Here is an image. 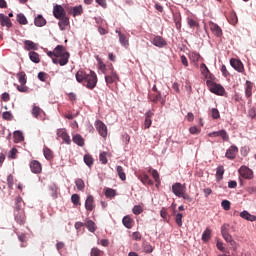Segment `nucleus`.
Wrapping results in <instances>:
<instances>
[{
	"instance_id": "nucleus-1",
	"label": "nucleus",
	"mask_w": 256,
	"mask_h": 256,
	"mask_svg": "<svg viewBox=\"0 0 256 256\" xmlns=\"http://www.w3.org/2000/svg\"><path fill=\"white\" fill-rule=\"evenodd\" d=\"M75 78L77 82L84 85V87L89 88V90H94L98 83V76L92 70H90L89 73L84 72L83 70H78L75 74Z\"/></svg>"
},
{
	"instance_id": "nucleus-2",
	"label": "nucleus",
	"mask_w": 256,
	"mask_h": 256,
	"mask_svg": "<svg viewBox=\"0 0 256 256\" xmlns=\"http://www.w3.org/2000/svg\"><path fill=\"white\" fill-rule=\"evenodd\" d=\"M54 56L53 63L54 65L65 66L69 63L70 52H68L63 45H57L54 48Z\"/></svg>"
},
{
	"instance_id": "nucleus-3",
	"label": "nucleus",
	"mask_w": 256,
	"mask_h": 256,
	"mask_svg": "<svg viewBox=\"0 0 256 256\" xmlns=\"http://www.w3.org/2000/svg\"><path fill=\"white\" fill-rule=\"evenodd\" d=\"M16 206L14 208V218L17 224L24 225L26 224V213L24 208H22V197H16Z\"/></svg>"
},
{
	"instance_id": "nucleus-4",
	"label": "nucleus",
	"mask_w": 256,
	"mask_h": 256,
	"mask_svg": "<svg viewBox=\"0 0 256 256\" xmlns=\"http://www.w3.org/2000/svg\"><path fill=\"white\" fill-rule=\"evenodd\" d=\"M206 84L211 93L218 94L219 96H223L225 93V88H223L222 85L212 81L211 79H208Z\"/></svg>"
},
{
	"instance_id": "nucleus-5",
	"label": "nucleus",
	"mask_w": 256,
	"mask_h": 256,
	"mask_svg": "<svg viewBox=\"0 0 256 256\" xmlns=\"http://www.w3.org/2000/svg\"><path fill=\"white\" fill-rule=\"evenodd\" d=\"M95 127H96V130L98 131V133L100 134V136H102L104 138H106L108 136V127L106 124H104L103 121L98 119L95 122Z\"/></svg>"
},
{
	"instance_id": "nucleus-6",
	"label": "nucleus",
	"mask_w": 256,
	"mask_h": 256,
	"mask_svg": "<svg viewBox=\"0 0 256 256\" xmlns=\"http://www.w3.org/2000/svg\"><path fill=\"white\" fill-rule=\"evenodd\" d=\"M239 174L244 179H248V180H251L254 177V172L251 170V168L247 167L246 165H242L239 168Z\"/></svg>"
},
{
	"instance_id": "nucleus-7",
	"label": "nucleus",
	"mask_w": 256,
	"mask_h": 256,
	"mask_svg": "<svg viewBox=\"0 0 256 256\" xmlns=\"http://www.w3.org/2000/svg\"><path fill=\"white\" fill-rule=\"evenodd\" d=\"M239 152L238 146L232 145L226 150V158L228 160H235Z\"/></svg>"
},
{
	"instance_id": "nucleus-8",
	"label": "nucleus",
	"mask_w": 256,
	"mask_h": 256,
	"mask_svg": "<svg viewBox=\"0 0 256 256\" xmlns=\"http://www.w3.org/2000/svg\"><path fill=\"white\" fill-rule=\"evenodd\" d=\"M105 81L107 85L120 81L119 75L117 74L116 70H112L109 74H107L105 76Z\"/></svg>"
},
{
	"instance_id": "nucleus-9",
	"label": "nucleus",
	"mask_w": 256,
	"mask_h": 256,
	"mask_svg": "<svg viewBox=\"0 0 256 256\" xmlns=\"http://www.w3.org/2000/svg\"><path fill=\"white\" fill-rule=\"evenodd\" d=\"M183 191L184 185H182V183L176 182L174 183V185H172V192L174 193V195H176V197L182 198Z\"/></svg>"
},
{
	"instance_id": "nucleus-10",
	"label": "nucleus",
	"mask_w": 256,
	"mask_h": 256,
	"mask_svg": "<svg viewBox=\"0 0 256 256\" xmlns=\"http://www.w3.org/2000/svg\"><path fill=\"white\" fill-rule=\"evenodd\" d=\"M65 14V9L63 8L62 5H55L53 7V16L58 19L59 21H61L62 17Z\"/></svg>"
},
{
	"instance_id": "nucleus-11",
	"label": "nucleus",
	"mask_w": 256,
	"mask_h": 256,
	"mask_svg": "<svg viewBox=\"0 0 256 256\" xmlns=\"http://www.w3.org/2000/svg\"><path fill=\"white\" fill-rule=\"evenodd\" d=\"M230 65L238 72H244V64L237 58H231Z\"/></svg>"
},
{
	"instance_id": "nucleus-12",
	"label": "nucleus",
	"mask_w": 256,
	"mask_h": 256,
	"mask_svg": "<svg viewBox=\"0 0 256 256\" xmlns=\"http://www.w3.org/2000/svg\"><path fill=\"white\" fill-rule=\"evenodd\" d=\"M189 59L195 68H199V60L201 59V54H199V52H190Z\"/></svg>"
},
{
	"instance_id": "nucleus-13",
	"label": "nucleus",
	"mask_w": 256,
	"mask_h": 256,
	"mask_svg": "<svg viewBox=\"0 0 256 256\" xmlns=\"http://www.w3.org/2000/svg\"><path fill=\"white\" fill-rule=\"evenodd\" d=\"M85 208L88 212H92L96 208L93 195H88L85 202Z\"/></svg>"
},
{
	"instance_id": "nucleus-14",
	"label": "nucleus",
	"mask_w": 256,
	"mask_h": 256,
	"mask_svg": "<svg viewBox=\"0 0 256 256\" xmlns=\"http://www.w3.org/2000/svg\"><path fill=\"white\" fill-rule=\"evenodd\" d=\"M30 168L31 172L35 173L36 175L42 172V165L37 160H33L30 162Z\"/></svg>"
},
{
	"instance_id": "nucleus-15",
	"label": "nucleus",
	"mask_w": 256,
	"mask_h": 256,
	"mask_svg": "<svg viewBox=\"0 0 256 256\" xmlns=\"http://www.w3.org/2000/svg\"><path fill=\"white\" fill-rule=\"evenodd\" d=\"M57 136L61 137L65 143L70 145L71 139L65 128H59V130H57Z\"/></svg>"
},
{
	"instance_id": "nucleus-16",
	"label": "nucleus",
	"mask_w": 256,
	"mask_h": 256,
	"mask_svg": "<svg viewBox=\"0 0 256 256\" xmlns=\"http://www.w3.org/2000/svg\"><path fill=\"white\" fill-rule=\"evenodd\" d=\"M58 25H59V28L61 30H66L67 26L70 25V20H69V17H67V12L66 11H65V14L62 15Z\"/></svg>"
},
{
	"instance_id": "nucleus-17",
	"label": "nucleus",
	"mask_w": 256,
	"mask_h": 256,
	"mask_svg": "<svg viewBox=\"0 0 256 256\" xmlns=\"http://www.w3.org/2000/svg\"><path fill=\"white\" fill-rule=\"evenodd\" d=\"M116 33H118V38H119V42L120 44L125 47L128 48L129 47V39L127 38V36L121 32V30H116Z\"/></svg>"
},
{
	"instance_id": "nucleus-18",
	"label": "nucleus",
	"mask_w": 256,
	"mask_h": 256,
	"mask_svg": "<svg viewBox=\"0 0 256 256\" xmlns=\"http://www.w3.org/2000/svg\"><path fill=\"white\" fill-rule=\"evenodd\" d=\"M154 113L151 110H148V112L145 113V121H144V129H150L152 125V117Z\"/></svg>"
},
{
	"instance_id": "nucleus-19",
	"label": "nucleus",
	"mask_w": 256,
	"mask_h": 256,
	"mask_svg": "<svg viewBox=\"0 0 256 256\" xmlns=\"http://www.w3.org/2000/svg\"><path fill=\"white\" fill-rule=\"evenodd\" d=\"M240 217L245 219L246 221H250V222L256 221V216L254 214H250L249 211H246V210L240 213Z\"/></svg>"
},
{
	"instance_id": "nucleus-20",
	"label": "nucleus",
	"mask_w": 256,
	"mask_h": 256,
	"mask_svg": "<svg viewBox=\"0 0 256 256\" xmlns=\"http://www.w3.org/2000/svg\"><path fill=\"white\" fill-rule=\"evenodd\" d=\"M152 44H154L156 47H165V45L167 44L165 39L162 38V36H156L153 41Z\"/></svg>"
},
{
	"instance_id": "nucleus-21",
	"label": "nucleus",
	"mask_w": 256,
	"mask_h": 256,
	"mask_svg": "<svg viewBox=\"0 0 256 256\" xmlns=\"http://www.w3.org/2000/svg\"><path fill=\"white\" fill-rule=\"evenodd\" d=\"M221 234L224 237V240H226V242H228L229 237L231 234H229V224L228 223H224V225L221 226Z\"/></svg>"
},
{
	"instance_id": "nucleus-22",
	"label": "nucleus",
	"mask_w": 256,
	"mask_h": 256,
	"mask_svg": "<svg viewBox=\"0 0 256 256\" xmlns=\"http://www.w3.org/2000/svg\"><path fill=\"white\" fill-rule=\"evenodd\" d=\"M137 177L144 185H153V180L149 179L148 174H139Z\"/></svg>"
},
{
	"instance_id": "nucleus-23",
	"label": "nucleus",
	"mask_w": 256,
	"mask_h": 256,
	"mask_svg": "<svg viewBox=\"0 0 256 256\" xmlns=\"http://www.w3.org/2000/svg\"><path fill=\"white\" fill-rule=\"evenodd\" d=\"M34 25L37 26V27H43V26L47 25V20H45L43 15H38L34 19Z\"/></svg>"
},
{
	"instance_id": "nucleus-24",
	"label": "nucleus",
	"mask_w": 256,
	"mask_h": 256,
	"mask_svg": "<svg viewBox=\"0 0 256 256\" xmlns=\"http://www.w3.org/2000/svg\"><path fill=\"white\" fill-rule=\"evenodd\" d=\"M122 224L124 227L131 229L133 228L134 220L130 216H124L122 219Z\"/></svg>"
},
{
	"instance_id": "nucleus-25",
	"label": "nucleus",
	"mask_w": 256,
	"mask_h": 256,
	"mask_svg": "<svg viewBox=\"0 0 256 256\" xmlns=\"http://www.w3.org/2000/svg\"><path fill=\"white\" fill-rule=\"evenodd\" d=\"M43 154H44L46 160H48V161H51L54 158L53 150L49 149L47 146L43 147Z\"/></svg>"
},
{
	"instance_id": "nucleus-26",
	"label": "nucleus",
	"mask_w": 256,
	"mask_h": 256,
	"mask_svg": "<svg viewBox=\"0 0 256 256\" xmlns=\"http://www.w3.org/2000/svg\"><path fill=\"white\" fill-rule=\"evenodd\" d=\"M0 23H1V26H3V27L6 26L7 28H9L12 26L10 18L4 14H1Z\"/></svg>"
},
{
	"instance_id": "nucleus-27",
	"label": "nucleus",
	"mask_w": 256,
	"mask_h": 256,
	"mask_svg": "<svg viewBox=\"0 0 256 256\" xmlns=\"http://www.w3.org/2000/svg\"><path fill=\"white\" fill-rule=\"evenodd\" d=\"M224 173H225V168L223 167V165H219L217 167V171H216V181L217 182L222 181Z\"/></svg>"
},
{
	"instance_id": "nucleus-28",
	"label": "nucleus",
	"mask_w": 256,
	"mask_h": 256,
	"mask_svg": "<svg viewBox=\"0 0 256 256\" xmlns=\"http://www.w3.org/2000/svg\"><path fill=\"white\" fill-rule=\"evenodd\" d=\"M210 29L216 36L223 35L222 29L221 27L218 26V24H215V23L210 24Z\"/></svg>"
},
{
	"instance_id": "nucleus-29",
	"label": "nucleus",
	"mask_w": 256,
	"mask_h": 256,
	"mask_svg": "<svg viewBox=\"0 0 256 256\" xmlns=\"http://www.w3.org/2000/svg\"><path fill=\"white\" fill-rule=\"evenodd\" d=\"M116 172H117L118 176L120 177L121 181H126L127 176H126L124 168L121 167V165H117Z\"/></svg>"
},
{
	"instance_id": "nucleus-30",
	"label": "nucleus",
	"mask_w": 256,
	"mask_h": 256,
	"mask_svg": "<svg viewBox=\"0 0 256 256\" xmlns=\"http://www.w3.org/2000/svg\"><path fill=\"white\" fill-rule=\"evenodd\" d=\"M25 50L31 51V50H38V45L35 44L33 41H24Z\"/></svg>"
},
{
	"instance_id": "nucleus-31",
	"label": "nucleus",
	"mask_w": 256,
	"mask_h": 256,
	"mask_svg": "<svg viewBox=\"0 0 256 256\" xmlns=\"http://www.w3.org/2000/svg\"><path fill=\"white\" fill-rule=\"evenodd\" d=\"M72 14H73V17L81 16L83 14V6L82 5L74 6L72 8Z\"/></svg>"
},
{
	"instance_id": "nucleus-32",
	"label": "nucleus",
	"mask_w": 256,
	"mask_h": 256,
	"mask_svg": "<svg viewBox=\"0 0 256 256\" xmlns=\"http://www.w3.org/2000/svg\"><path fill=\"white\" fill-rule=\"evenodd\" d=\"M73 142L76 143V145L78 146L85 145V140L83 139L82 136H80V134H76L75 136H73Z\"/></svg>"
},
{
	"instance_id": "nucleus-33",
	"label": "nucleus",
	"mask_w": 256,
	"mask_h": 256,
	"mask_svg": "<svg viewBox=\"0 0 256 256\" xmlns=\"http://www.w3.org/2000/svg\"><path fill=\"white\" fill-rule=\"evenodd\" d=\"M29 57L30 60L34 63H40V55L38 54V52L35 51H30L29 52Z\"/></svg>"
},
{
	"instance_id": "nucleus-34",
	"label": "nucleus",
	"mask_w": 256,
	"mask_h": 256,
	"mask_svg": "<svg viewBox=\"0 0 256 256\" xmlns=\"http://www.w3.org/2000/svg\"><path fill=\"white\" fill-rule=\"evenodd\" d=\"M86 227L90 231V233H95L96 231V223L93 220H87L85 223Z\"/></svg>"
},
{
	"instance_id": "nucleus-35",
	"label": "nucleus",
	"mask_w": 256,
	"mask_h": 256,
	"mask_svg": "<svg viewBox=\"0 0 256 256\" xmlns=\"http://www.w3.org/2000/svg\"><path fill=\"white\" fill-rule=\"evenodd\" d=\"M228 21L230 23V25H237L238 23V17L237 14H235V12H231L229 17H228Z\"/></svg>"
},
{
	"instance_id": "nucleus-36",
	"label": "nucleus",
	"mask_w": 256,
	"mask_h": 256,
	"mask_svg": "<svg viewBox=\"0 0 256 256\" xmlns=\"http://www.w3.org/2000/svg\"><path fill=\"white\" fill-rule=\"evenodd\" d=\"M174 219H175V222L176 224L178 225V227H182L183 225V215L182 213H175L174 215Z\"/></svg>"
},
{
	"instance_id": "nucleus-37",
	"label": "nucleus",
	"mask_w": 256,
	"mask_h": 256,
	"mask_svg": "<svg viewBox=\"0 0 256 256\" xmlns=\"http://www.w3.org/2000/svg\"><path fill=\"white\" fill-rule=\"evenodd\" d=\"M84 163H86V166L91 167L94 164V158L93 156L86 154L84 155Z\"/></svg>"
},
{
	"instance_id": "nucleus-38",
	"label": "nucleus",
	"mask_w": 256,
	"mask_h": 256,
	"mask_svg": "<svg viewBox=\"0 0 256 256\" xmlns=\"http://www.w3.org/2000/svg\"><path fill=\"white\" fill-rule=\"evenodd\" d=\"M252 88H253L252 82L246 81V90H245L246 97L252 96Z\"/></svg>"
},
{
	"instance_id": "nucleus-39",
	"label": "nucleus",
	"mask_w": 256,
	"mask_h": 256,
	"mask_svg": "<svg viewBox=\"0 0 256 256\" xmlns=\"http://www.w3.org/2000/svg\"><path fill=\"white\" fill-rule=\"evenodd\" d=\"M211 229L207 228L205 229V231L203 232V235H202V240L207 242L211 239Z\"/></svg>"
},
{
	"instance_id": "nucleus-40",
	"label": "nucleus",
	"mask_w": 256,
	"mask_h": 256,
	"mask_svg": "<svg viewBox=\"0 0 256 256\" xmlns=\"http://www.w3.org/2000/svg\"><path fill=\"white\" fill-rule=\"evenodd\" d=\"M75 185L79 191H83V189H85V182L83 179H76Z\"/></svg>"
},
{
	"instance_id": "nucleus-41",
	"label": "nucleus",
	"mask_w": 256,
	"mask_h": 256,
	"mask_svg": "<svg viewBox=\"0 0 256 256\" xmlns=\"http://www.w3.org/2000/svg\"><path fill=\"white\" fill-rule=\"evenodd\" d=\"M149 99L153 103H158L161 100V93L150 94Z\"/></svg>"
},
{
	"instance_id": "nucleus-42",
	"label": "nucleus",
	"mask_w": 256,
	"mask_h": 256,
	"mask_svg": "<svg viewBox=\"0 0 256 256\" xmlns=\"http://www.w3.org/2000/svg\"><path fill=\"white\" fill-rule=\"evenodd\" d=\"M71 201L74 204V206H80L81 205L80 197H79L78 194L71 195Z\"/></svg>"
},
{
	"instance_id": "nucleus-43",
	"label": "nucleus",
	"mask_w": 256,
	"mask_h": 256,
	"mask_svg": "<svg viewBox=\"0 0 256 256\" xmlns=\"http://www.w3.org/2000/svg\"><path fill=\"white\" fill-rule=\"evenodd\" d=\"M18 79H19L20 84L26 85L27 78H26V73L25 72L18 73Z\"/></svg>"
},
{
	"instance_id": "nucleus-44",
	"label": "nucleus",
	"mask_w": 256,
	"mask_h": 256,
	"mask_svg": "<svg viewBox=\"0 0 256 256\" xmlns=\"http://www.w3.org/2000/svg\"><path fill=\"white\" fill-rule=\"evenodd\" d=\"M14 140H15V142H22V140H24L23 133H21V131H15L14 132Z\"/></svg>"
},
{
	"instance_id": "nucleus-45",
	"label": "nucleus",
	"mask_w": 256,
	"mask_h": 256,
	"mask_svg": "<svg viewBox=\"0 0 256 256\" xmlns=\"http://www.w3.org/2000/svg\"><path fill=\"white\" fill-rule=\"evenodd\" d=\"M17 20L20 23V25H28V20L24 14H18Z\"/></svg>"
},
{
	"instance_id": "nucleus-46",
	"label": "nucleus",
	"mask_w": 256,
	"mask_h": 256,
	"mask_svg": "<svg viewBox=\"0 0 256 256\" xmlns=\"http://www.w3.org/2000/svg\"><path fill=\"white\" fill-rule=\"evenodd\" d=\"M182 198L186 201H188V203H192L193 198L186 193V186L183 187V192H182Z\"/></svg>"
},
{
	"instance_id": "nucleus-47",
	"label": "nucleus",
	"mask_w": 256,
	"mask_h": 256,
	"mask_svg": "<svg viewBox=\"0 0 256 256\" xmlns=\"http://www.w3.org/2000/svg\"><path fill=\"white\" fill-rule=\"evenodd\" d=\"M182 198L186 201H188V203H192L193 198L186 193V186L183 187V192H182Z\"/></svg>"
},
{
	"instance_id": "nucleus-48",
	"label": "nucleus",
	"mask_w": 256,
	"mask_h": 256,
	"mask_svg": "<svg viewBox=\"0 0 256 256\" xmlns=\"http://www.w3.org/2000/svg\"><path fill=\"white\" fill-rule=\"evenodd\" d=\"M41 112H43V110H42L41 107H39V106H34V107L32 108V115H33V117H35V118H38V115H40Z\"/></svg>"
},
{
	"instance_id": "nucleus-49",
	"label": "nucleus",
	"mask_w": 256,
	"mask_h": 256,
	"mask_svg": "<svg viewBox=\"0 0 256 256\" xmlns=\"http://www.w3.org/2000/svg\"><path fill=\"white\" fill-rule=\"evenodd\" d=\"M227 243H229L230 244V246H232V249L233 250H237L238 249V244L236 243V241L235 240H233V238H232V235L230 234L229 235V237H228V241H227Z\"/></svg>"
},
{
	"instance_id": "nucleus-50",
	"label": "nucleus",
	"mask_w": 256,
	"mask_h": 256,
	"mask_svg": "<svg viewBox=\"0 0 256 256\" xmlns=\"http://www.w3.org/2000/svg\"><path fill=\"white\" fill-rule=\"evenodd\" d=\"M201 73L205 76L208 77V74L210 73V70L208 69L207 65L205 63H202L200 66Z\"/></svg>"
},
{
	"instance_id": "nucleus-51",
	"label": "nucleus",
	"mask_w": 256,
	"mask_h": 256,
	"mask_svg": "<svg viewBox=\"0 0 256 256\" xmlns=\"http://www.w3.org/2000/svg\"><path fill=\"white\" fill-rule=\"evenodd\" d=\"M174 22H175L176 29H177V30H180L181 27H182L180 15H176V16L174 17Z\"/></svg>"
},
{
	"instance_id": "nucleus-52",
	"label": "nucleus",
	"mask_w": 256,
	"mask_h": 256,
	"mask_svg": "<svg viewBox=\"0 0 256 256\" xmlns=\"http://www.w3.org/2000/svg\"><path fill=\"white\" fill-rule=\"evenodd\" d=\"M105 195H106L107 198H113L116 195V191L112 188H107L106 192H105Z\"/></svg>"
},
{
	"instance_id": "nucleus-53",
	"label": "nucleus",
	"mask_w": 256,
	"mask_h": 256,
	"mask_svg": "<svg viewBox=\"0 0 256 256\" xmlns=\"http://www.w3.org/2000/svg\"><path fill=\"white\" fill-rule=\"evenodd\" d=\"M211 117L213 118V120H218L220 118V112L218 109L213 108L211 110Z\"/></svg>"
},
{
	"instance_id": "nucleus-54",
	"label": "nucleus",
	"mask_w": 256,
	"mask_h": 256,
	"mask_svg": "<svg viewBox=\"0 0 256 256\" xmlns=\"http://www.w3.org/2000/svg\"><path fill=\"white\" fill-rule=\"evenodd\" d=\"M18 239L21 241V247H26L27 246V237L25 234H20L18 235Z\"/></svg>"
},
{
	"instance_id": "nucleus-55",
	"label": "nucleus",
	"mask_w": 256,
	"mask_h": 256,
	"mask_svg": "<svg viewBox=\"0 0 256 256\" xmlns=\"http://www.w3.org/2000/svg\"><path fill=\"white\" fill-rule=\"evenodd\" d=\"M187 23L190 27H199L198 21L194 20V18H188Z\"/></svg>"
},
{
	"instance_id": "nucleus-56",
	"label": "nucleus",
	"mask_w": 256,
	"mask_h": 256,
	"mask_svg": "<svg viewBox=\"0 0 256 256\" xmlns=\"http://www.w3.org/2000/svg\"><path fill=\"white\" fill-rule=\"evenodd\" d=\"M99 160L102 164H107L108 158H107V152H102L99 156Z\"/></svg>"
},
{
	"instance_id": "nucleus-57",
	"label": "nucleus",
	"mask_w": 256,
	"mask_h": 256,
	"mask_svg": "<svg viewBox=\"0 0 256 256\" xmlns=\"http://www.w3.org/2000/svg\"><path fill=\"white\" fill-rule=\"evenodd\" d=\"M219 136L225 140L226 142L229 140V134L227 133L226 130H220L219 131Z\"/></svg>"
},
{
	"instance_id": "nucleus-58",
	"label": "nucleus",
	"mask_w": 256,
	"mask_h": 256,
	"mask_svg": "<svg viewBox=\"0 0 256 256\" xmlns=\"http://www.w3.org/2000/svg\"><path fill=\"white\" fill-rule=\"evenodd\" d=\"M221 206L223 207L224 210H230L231 209V202L228 200H223L221 202Z\"/></svg>"
},
{
	"instance_id": "nucleus-59",
	"label": "nucleus",
	"mask_w": 256,
	"mask_h": 256,
	"mask_svg": "<svg viewBox=\"0 0 256 256\" xmlns=\"http://www.w3.org/2000/svg\"><path fill=\"white\" fill-rule=\"evenodd\" d=\"M2 117H3V120H7V121L13 120V115H12V113H11V112H8V111L3 112Z\"/></svg>"
},
{
	"instance_id": "nucleus-60",
	"label": "nucleus",
	"mask_w": 256,
	"mask_h": 256,
	"mask_svg": "<svg viewBox=\"0 0 256 256\" xmlns=\"http://www.w3.org/2000/svg\"><path fill=\"white\" fill-rule=\"evenodd\" d=\"M17 90L21 93H28L29 88L26 86V84L17 85Z\"/></svg>"
},
{
	"instance_id": "nucleus-61",
	"label": "nucleus",
	"mask_w": 256,
	"mask_h": 256,
	"mask_svg": "<svg viewBox=\"0 0 256 256\" xmlns=\"http://www.w3.org/2000/svg\"><path fill=\"white\" fill-rule=\"evenodd\" d=\"M133 213H134V215H141V213H143V207L134 206L133 207Z\"/></svg>"
},
{
	"instance_id": "nucleus-62",
	"label": "nucleus",
	"mask_w": 256,
	"mask_h": 256,
	"mask_svg": "<svg viewBox=\"0 0 256 256\" xmlns=\"http://www.w3.org/2000/svg\"><path fill=\"white\" fill-rule=\"evenodd\" d=\"M142 238L141 232H133L132 239L135 241H140Z\"/></svg>"
},
{
	"instance_id": "nucleus-63",
	"label": "nucleus",
	"mask_w": 256,
	"mask_h": 256,
	"mask_svg": "<svg viewBox=\"0 0 256 256\" xmlns=\"http://www.w3.org/2000/svg\"><path fill=\"white\" fill-rule=\"evenodd\" d=\"M101 250H99L97 247H94L92 250H91V256H100L101 255Z\"/></svg>"
},
{
	"instance_id": "nucleus-64",
	"label": "nucleus",
	"mask_w": 256,
	"mask_h": 256,
	"mask_svg": "<svg viewBox=\"0 0 256 256\" xmlns=\"http://www.w3.org/2000/svg\"><path fill=\"white\" fill-rule=\"evenodd\" d=\"M152 176L154 177V180L157 182V183H160V176H159V173L157 170H153L152 171Z\"/></svg>"
}]
</instances>
